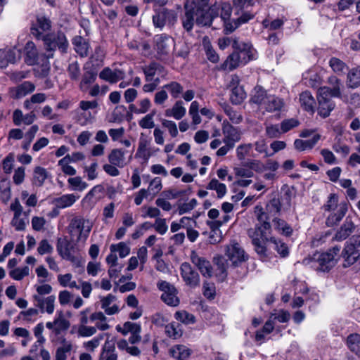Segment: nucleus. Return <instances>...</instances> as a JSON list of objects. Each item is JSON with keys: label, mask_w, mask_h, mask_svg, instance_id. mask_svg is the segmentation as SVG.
<instances>
[{"label": "nucleus", "mask_w": 360, "mask_h": 360, "mask_svg": "<svg viewBox=\"0 0 360 360\" xmlns=\"http://www.w3.org/2000/svg\"><path fill=\"white\" fill-rule=\"evenodd\" d=\"M84 72L82 75L79 87L82 92L89 90V86L96 79L97 72L91 68L84 67Z\"/></svg>", "instance_id": "4be33fe9"}, {"label": "nucleus", "mask_w": 360, "mask_h": 360, "mask_svg": "<svg viewBox=\"0 0 360 360\" xmlns=\"http://www.w3.org/2000/svg\"><path fill=\"white\" fill-rule=\"evenodd\" d=\"M162 69L163 67L155 62L151 63L148 66L143 67V71L146 77V80L147 82H151L156 72H161Z\"/></svg>", "instance_id": "8fccbe9b"}, {"label": "nucleus", "mask_w": 360, "mask_h": 360, "mask_svg": "<svg viewBox=\"0 0 360 360\" xmlns=\"http://www.w3.org/2000/svg\"><path fill=\"white\" fill-rule=\"evenodd\" d=\"M165 333L169 338H179L183 334L181 325L177 322H172L165 326Z\"/></svg>", "instance_id": "09e8293b"}, {"label": "nucleus", "mask_w": 360, "mask_h": 360, "mask_svg": "<svg viewBox=\"0 0 360 360\" xmlns=\"http://www.w3.org/2000/svg\"><path fill=\"white\" fill-rule=\"evenodd\" d=\"M269 95L262 86H256L252 91L250 102L263 107Z\"/></svg>", "instance_id": "bb28decb"}, {"label": "nucleus", "mask_w": 360, "mask_h": 360, "mask_svg": "<svg viewBox=\"0 0 360 360\" xmlns=\"http://www.w3.org/2000/svg\"><path fill=\"white\" fill-rule=\"evenodd\" d=\"M190 258L203 276L210 278L212 276V267L207 259L199 256L195 251L191 252Z\"/></svg>", "instance_id": "2eb2a0df"}, {"label": "nucleus", "mask_w": 360, "mask_h": 360, "mask_svg": "<svg viewBox=\"0 0 360 360\" xmlns=\"http://www.w3.org/2000/svg\"><path fill=\"white\" fill-rule=\"evenodd\" d=\"M91 228L92 224L89 220L82 217H75L68 226V232L72 237L77 236V240L79 241L82 238H87Z\"/></svg>", "instance_id": "39448f33"}, {"label": "nucleus", "mask_w": 360, "mask_h": 360, "mask_svg": "<svg viewBox=\"0 0 360 360\" xmlns=\"http://www.w3.org/2000/svg\"><path fill=\"white\" fill-rule=\"evenodd\" d=\"M153 22L155 27L162 30L166 24L165 15L163 8L155 12L153 16Z\"/></svg>", "instance_id": "4d7b16f0"}, {"label": "nucleus", "mask_w": 360, "mask_h": 360, "mask_svg": "<svg viewBox=\"0 0 360 360\" xmlns=\"http://www.w3.org/2000/svg\"><path fill=\"white\" fill-rule=\"evenodd\" d=\"M185 13L181 18L184 28L190 32L192 30L194 23L198 26H210L214 18L218 16L220 11V17L224 21L226 30H229L226 25H234L228 22L230 20L232 8L230 4L224 3L220 7L212 6L209 7V0H187L184 4Z\"/></svg>", "instance_id": "f257e3e1"}, {"label": "nucleus", "mask_w": 360, "mask_h": 360, "mask_svg": "<svg viewBox=\"0 0 360 360\" xmlns=\"http://www.w3.org/2000/svg\"><path fill=\"white\" fill-rule=\"evenodd\" d=\"M124 74L122 71L115 70L112 71L109 68H104L99 74L101 79L108 81L110 83H116L124 78Z\"/></svg>", "instance_id": "393cba45"}, {"label": "nucleus", "mask_w": 360, "mask_h": 360, "mask_svg": "<svg viewBox=\"0 0 360 360\" xmlns=\"http://www.w3.org/2000/svg\"><path fill=\"white\" fill-rule=\"evenodd\" d=\"M283 106V101L274 95H269L266 101L263 108L268 112H272L279 111Z\"/></svg>", "instance_id": "72a5a7b5"}, {"label": "nucleus", "mask_w": 360, "mask_h": 360, "mask_svg": "<svg viewBox=\"0 0 360 360\" xmlns=\"http://www.w3.org/2000/svg\"><path fill=\"white\" fill-rule=\"evenodd\" d=\"M226 255L233 265L245 260L244 250L237 243H233L227 247Z\"/></svg>", "instance_id": "a211bd4d"}, {"label": "nucleus", "mask_w": 360, "mask_h": 360, "mask_svg": "<svg viewBox=\"0 0 360 360\" xmlns=\"http://www.w3.org/2000/svg\"><path fill=\"white\" fill-rule=\"evenodd\" d=\"M162 89L167 90L174 98H179L184 91L183 86L180 83L174 81L165 84Z\"/></svg>", "instance_id": "3c124183"}, {"label": "nucleus", "mask_w": 360, "mask_h": 360, "mask_svg": "<svg viewBox=\"0 0 360 360\" xmlns=\"http://www.w3.org/2000/svg\"><path fill=\"white\" fill-rule=\"evenodd\" d=\"M69 77L72 80H78L80 75L79 65L77 62H73L69 64L68 68Z\"/></svg>", "instance_id": "774afa93"}, {"label": "nucleus", "mask_w": 360, "mask_h": 360, "mask_svg": "<svg viewBox=\"0 0 360 360\" xmlns=\"http://www.w3.org/2000/svg\"><path fill=\"white\" fill-rule=\"evenodd\" d=\"M181 275L187 285L195 288L200 285V276L195 271L191 264L188 262H184L181 265Z\"/></svg>", "instance_id": "f8f14e48"}, {"label": "nucleus", "mask_w": 360, "mask_h": 360, "mask_svg": "<svg viewBox=\"0 0 360 360\" xmlns=\"http://www.w3.org/2000/svg\"><path fill=\"white\" fill-rule=\"evenodd\" d=\"M117 357L115 345L106 341L103 347L99 360H117Z\"/></svg>", "instance_id": "c9c22d12"}, {"label": "nucleus", "mask_w": 360, "mask_h": 360, "mask_svg": "<svg viewBox=\"0 0 360 360\" xmlns=\"http://www.w3.org/2000/svg\"><path fill=\"white\" fill-rule=\"evenodd\" d=\"M16 61V51L11 48L0 49V68H6L9 63Z\"/></svg>", "instance_id": "c85d7f7f"}, {"label": "nucleus", "mask_w": 360, "mask_h": 360, "mask_svg": "<svg viewBox=\"0 0 360 360\" xmlns=\"http://www.w3.org/2000/svg\"><path fill=\"white\" fill-rule=\"evenodd\" d=\"M347 212V205L346 203H341L335 213L330 214L326 219V225L332 227L337 225L344 217Z\"/></svg>", "instance_id": "b1692460"}, {"label": "nucleus", "mask_w": 360, "mask_h": 360, "mask_svg": "<svg viewBox=\"0 0 360 360\" xmlns=\"http://www.w3.org/2000/svg\"><path fill=\"white\" fill-rule=\"evenodd\" d=\"M51 29V21L49 18L44 16H38L37 22L31 27V34L37 39H43L51 34L49 32Z\"/></svg>", "instance_id": "9d476101"}, {"label": "nucleus", "mask_w": 360, "mask_h": 360, "mask_svg": "<svg viewBox=\"0 0 360 360\" xmlns=\"http://www.w3.org/2000/svg\"><path fill=\"white\" fill-rule=\"evenodd\" d=\"M252 148V143L240 144L236 148L237 158L240 160H245Z\"/></svg>", "instance_id": "680f3d73"}, {"label": "nucleus", "mask_w": 360, "mask_h": 360, "mask_svg": "<svg viewBox=\"0 0 360 360\" xmlns=\"http://www.w3.org/2000/svg\"><path fill=\"white\" fill-rule=\"evenodd\" d=\"M253 4L252 0H233V8L236 15H239V17L233 20L234 25H230V27H229V25H226L230 32L234 31L241 24L245 23L253 18L255 15L249 9Z\"/></svg>", "instance_id": "7ed1b4c3"}, {"label": "nucleus", "mask_w": 360, "mask_h": 360, "mask_svg": "<svg viewBox=\"0 0 360 360\" xmlns=\"http://www.w3.org/2000/svg\"><path fill=\"white\" fill-rule=\"evenodd\" d=\"M271 232L262 230L259 227L255 226V228L248 229V233L252 239V243L255 246V250L258 254L264 255L266 252L265 243L269 242L268 238Z\"/></svg>", "instance_id": "0eeeda50"}, {"label": "nucleus", "mask_w": 360, "mask_h": 360, "mask_svg": "<svg viewBox=\"0 0 360 360\" xmlns=\"http://www.w3.org/2000/svg\"><path fill=\"white\" fill-rule=\"evenodd\" d=\"M25 62L28 65H35L39 59V53L36 45L32 41L26 43L24 48Z\"/></svg>", "instance_id": "aec40b11"}, {"label": "nucleus", "mask_w": 360, "mask_h": 360, "mask_svg": "<svg viewBox=\"0 0 360 360\" xmlns=\"http://www.w3.org/2000/svg\"><path fill=\"white\" fill-rule=\"evenodd\" d=\"M173 49L174 56L176 57L185 59L189 53V49L185 43H179L177 46H174Z\"/></svg>", "instance_id": "69168bd1"}, {"label": "nucleus", "mask_w": 360, "mask_h": 360, "mask_svg": "<svg viewBox=\"0 0 360 360\" xmlns=\"http://www.w3.org/2000/svg\"><path fill=\"white\" fill-rule=\"evenodd\" d=\"M49 176V174L45 168L40 166L36 167L33 172L32 184L37 187H41Z\"/></svg>", "instance_id": "e433bc0d"}, {"label": "nucleus", "mask_w": 360, "mask_h": 360, "mask_svg": "<svg viewBox=\"0 0 360 360\" xmlns=\"http://www.w3.org/2000/svg\"><path fill=\"white\" fill-rule=\"evenodd\" d=\"M269 243L272 245V248L275 250L282 257H285L288 255V248L286 244L281 240H278L275 237H271Z\"/></svg>", "instance_id": "a18cd8bd"}, {"label": "nucleus", "mask_w": 360, "mask_h": 360, "mask_svg": "<svg viewBox=\"0 0 360 360\" xmlns=\"http://www.w3.org/2000/svg\"><path fill=\"white\" fill-rule=\"evenodd\" d=\"M111 252H118L120 257L123 258L127 257L130 252V248L124 242H120L118 244H112L110 247Z\"/></svg>", "instance_id": "864d4df0"}, {"label": "nucleus", "mask_w": 360, "mask_h": 360, "mask_svg": "<svg viewBox=\"0 0 360 360\" xmlns=\"http://www.w3.org/2000/svg\"><path fill=\"white\" fill-rule=\"evenodd\" d=\"M215 264L217 266V270L219 271V274L222 278L226 276L227 261L223 257H217L214 258Z\"/></svg>", "instance_id": "bf43d9fd"}, {"label": "nucleus", "mask_w": 360, "mask_h": 360, "mask_svg": "<svg viewBox=\"0 0 360 360\" xmlns=\"http://www.w3.org/2000/svg\"><path fill=\"white\" fill-rule=\"evenodd\" d=\"M70 322L67 320L62 311H57L56 316L53 322L49 321L46 323V327L51 330L56 335H58L62 332L67 330L70 327Z\"/></svg>", "instance_id": "ddd939ff"}, {"label": "nucleus", "mask_w": 360, "mask_h": 360, "mask_svg": "<svg viewBox=\"0 0 360 360\" xmlns=\"http://www.w3.org/2000/svg\"><path fill=\"white\" fill-rule=\"evenodd\" d=\"M69 184L72 186L73 190L83 191L88 184L82 180L80 176L69 178L68 180Z\"/></svg>", "instance_id": "e2e57ef3"}, {"label": "nucleus", "mask_w": 360, "mask_h": 360, "mask_svg": "<svg viewBox=\"0 0 360 360\" xmlns=\"http://www.w3.org/2000/svg\"><path fill=\"white\" fill-rule=\"evenodd\" d=\"M155 49L160 60H165L169 55L171 50L174 47V39L166 34H157L154 37Z\"/></svg>", "instance_id": "423d86ee"}, {"label": "nucleus", "mask_w": 360, "mask_h": 360, "mask_svg": "<svg viewBox=\"0 0 360 360\" xmlns=\"http://www.w3.org/2000/svg\"><path fill=\"white\" fill-rule=\"evenodd\" d=\"M256 209L258 210L257 218L259 221V223L256 226L259 227V229H262V230L271 232V226L269 222L268 214L263 211L262 207L259 208L258 207H257Z\"/></svg>", "instance_id": "37998d69"}, {"label": "nucleus", "mask_w": 360, "mask_h": 360, "mask_svg": "<svg viewBox=\"0 0 360 360\" xmlns=\"http://www.w3.org/2000/svg\"><path fill=\"white\" fill-rule=\"evenodd\" d=\"M300 124V122L295 118L287 119L282 121L281 123V129L282 132L286 133L292 129L297 127Z\"/></svg>", "instance_id": "338daca9"}, {"label": "nucleus", "mask_w": 360, "mask_h": 360, "mask_svg": "<svg viewBox=\"0 0 360 360\" xmlns=\"http://www.w3.org/2000/svg\"><path fill=\"white\" fill-rule=\"evenodd\" d=\"M35 90V85L31 82H24L13 90L12 97L15 99L22 98L33 92Z\"/></svg>", "instance_id": "a878e982"}, {"label": "nucleus", "mask_w": 360, "mask_h": 360, "mask_svg": "<svg viewBox=\"0 0 360 360\" xmlns=\"http://www.w3.org/2000/svg\"><path fill=\"white\" fill-rule=\"evenodd\" d=\"M33 298L37 302L35 305L39 307L42 312L46 311V312L49 314L53 313L55 309L56 296L50 295L45 299H43L39 295H33Z\"/></svg>", "instance_id": "6ab92c4d"}, {"label": "nucleus", "mask_w": 360, "mask_h": 360, "mask_svg": "<svg viewBox=\"0 0 360 360\" xmlns=\"http://www.w3.org/2000/svg\"><path fill=\"white\" fill-rule=\"evenodd\" d=\"M239 41L238 39L235 37H224L219 39V46L221 49L224 50L226 47L231 46L234 49L235 48H238V43Z\"/></svg>", "instance_id": "052dcab7"}, {"label": "nucleus", "mask_w": 360, "mask_h": 360, "mask_svg": "<svg viewBox=\"0 0 360 360\" xmlns=\"http://www.w3.org/2000/svg\"><path fill=\"white\" fill-rule=\"evenodd\" d=\"M340 251V247L336 245L326 252H316L311 257L304 259L303 263L310 265L317 271L328 272L336 265L338 262L336 257Z\"/></svg>", "instance_id": "f03ea898"}, {"label": "nucleus", "mask_w": 360, "mask_h": 360, "mask_svg": "<svg viewBox=\"0 0 360 360\" xmlns=\"http://www.w3.org/2000/svg\"><path fill=\"white\" fill-rule=\"evenodd\" d=\"M321 136L319 134H314L311 139L302 140L296 139L294 142V146L296 150L303 151L307 149H311L320 140Z\"/></svg>", "instance_id": "2f4dec72"}, {"label": "nucleus", "mask_w": 360, "mask_h": 360, "mask_svg": "<svg viewBox=\"0 0 360 360\" xmlns=\"http://www.w3.org/2000/svg\"><path fill=\"white\" fill-rule=\"evenodd\" d=\"M347 85L355 89L360 86V68H352L347 74Z\"/></svg>", "instance_id": "de8ad7c7"}, {"label": "nucleus", "mask_w": 360, "mask_h": 360, "mask_svg": "<svg viewBox=\"0 0 360 360\" xmlns=\"http://www.w3.org/2000/svg\"><path fill=\"white\" fill-rule=\"evenodd\" d=\"M44 48L46 51V57L51 58L53 57V52L58 48L62 53L67 51L68 42L64 33L58 32L46 35L42 39Z\"/></svg>", "instance_id": "20e7f679"}, {"label": "nucleus", "mask_w": 360, "mask_h": 360, "mask_svg": "<svg viewBox=\"0 0 360 360\" xmlns=\"http://www.w3.org/2000/svg\"><path fill=\"white\" fill-rule=\"evenodd\" d=\"M174 316L176 320L185 324L193 323L195 321V316L186 311H177Z\"/></svg>", "instance_id": "6e6d98bb"}, {"label": "nucleus", "mask_w": 360, "mask_h": 360, "mask_svg": "<svg viewBox=\"0 0 360 360\" xmlns=\"http://www.w3.org/2000/svg\"><path fill=\"white\" fill-rule=\"evenodd\" d=\"M62 345L58 347L56 351L55 360H66L68 354L72 349V345L70 342L67 341L65 338L61 340Z\"/></svg>", "instance_id": "58836bf2"}, {"label": "nucleus", "mask_w": 360, "mask_h": 360, "mask_svg": "<svg viewBox=\"0 0 360 360\" xmlns=\"http://www.w3.org/2000/svg\"><path fill=\"white\" fill-rule=\"evenodd\" d=\"M108 161L110 164L122 168L127 165L125 151L120 148L112 149L108 155Z\"/></svg>", "instance_id": "5701e85b"}, {"label": "nucleus", "mask_w": 360, "mask_h": 360, "mask_svg": "<svg viewBox=\"0 0 360 360\" xmlns=\"http://www.w3.org/2000/svg\"><path fill=\"white\" fill-rule=\"evenodd\" d=\"M302 107L308 112H314L315 100L309 91H304L300 96Z\"/></svg>", "instance_id": "4c0bfd02"}, {"label": "nucleus", "mask_w": 360, "mask_h": 360, "mask_svg": "<svg viewBox=\"0 0 360 360\" xmlns=\"http://www.w3.org/2000/svg\"><path fill=\"white\" fill-rule=\"evenodd\" d=\"M222 133L224 134L222 142L232 144L233 146H235V143L241 138L240 131L227 121L223 122Z\"/></svg>", "instance_id": "dca6fc26"}, {"label": "nucleus", "mask_w": 360, "mask_h": 360, "mask_svg": "<svg viewBox=\"0 0 360 360\" xmlns=\"http://www.w3.org/2000/svg\"><path fill=\"white\" fill-rule=\"evenodd\" d=\"M274 229L281 234L290 236L292 233V227L283 219L275 217L273 220Z\"/></svg>", "instance_id": "a19ab883"}, {"label": "nucleus", "mask_w": 360, "mask_h": 360, "mask_svg": "<svg viewBox=\"0 0 360 360\" xmlns=\"http://www.w3.org/2000/svg\"><path fill=\"white\" fill-rule=\"evenodd\" d=\"M234 50L240 56V60L243 65L246 64L254 57L255 50L250 44L239 41L238 43V48H235Z\"/></svg>", "instance_id": "412c9836"}, {"label": "nucleus", "mask_w": 360, "mask_h": 360, "mask_svg": "<svg viewBox=\"0 0 360 360\" xmlns=\"http://www.w3.org/2000/svg\"><path fill=\"white\" fill-rule=\"evenodd\" d=\"M56 248L58 254L62 257V258L70 261L77 267L82 266L83 262L72 254L71 251L73 249V245L66 238H58L57 240Z\"/></svg>", "instance_id": "6e6552de"}, {"label": "nucleus", "mask_w": 360, "mask_h": 360, "mask_svg": "<svg viewBox=\"0 0 360 360\" xmlns=\"http://www.w3.org/2000/svg\"><path fill=\"white\" fill-rule=\"evenodd\" d=\"M345 344L350 352L360 356V334H349L346 338Z\"/></svg>", "instance_id": "473e14b6"}, {"label": "nucleus", "mask_w": 360, "mask_h": 360, "mask_svg": "<svg viewBox=\"0 0 360 360\" xmlns=\"http://www.w3.org/2000/svg\"><path fill=\"white\" fill-rule=\"evenodd\" d=\"M75 194H65L53 200L52 203L56 208L64 209L72 206L77 200Z\"/></svg>", "instance_id": "cd10ccee"}, {"label": "nucleus", "mask_w": 360, "mask_h": 360, "mask_svg": "<svg viewBox=\"0 0 360 360\" xmlns=\"http://www.w3.org/2000/svg\"><path fill=\"white\" fill-rule=\"evenodd\" d=\"M317 100L319 102V114L323 117H327L335 108V102L332 100L330 95L327 94H323L320 90L318 91Z\"/></svg>", "instance_id": "4468645a"}, {"label": "nucleus", "mask_w": 360, "mask_h": 360, "mask_svg": "<svg viewBox=\"0 0 360 360\" xmlns=\"http://www.w3.org/2000/svg\"><path fill=\"white\" fill-rule=\"evenodd\" d=\"M75 51L82 57L88 55L89 44L82 37H75L72 40Z\"/></svg>", "instance_id": "79ce46f5"}, {"label": "nucleus", "mask_w": 360, "mask_h": 360, "mask_svg": "<svg viewBox=\"0 0 360 360\" xmlns=\"http://www.w3.org/2000/svg\"><path fill=\"white\" fill-rule=\"evenodd\" d=\"M357 249L351 245H345L342 256L348 265H352L358 261Z\"/></svg>", "instance_id": "f704fd0d"}, {"label": "nucleus", "mask_w": 360, "mask_h": 360, "mask_svg": "<svg viewBox=\"0 0 360 360\" xmlns=\"http://www.w3.org/2000/svg\"><path fill=\"white\" fill-rule=\"evenodd\" d=\"M328 86H322L319 90L322 91V94H327L330 97L342 98V90L344 87L342 81L335 75H330L327 79Z\"/></svg>", "instance_id": "9b49d317"}, {"label": "nucleus", "mask_w": 360, "mask_h": 360, "mask_svg": "<svg viewBox=\"0 0 360 360\" xmlns=\"http://www.w3.org/2000/svg\"><path fill=\"white\" fill-rule=\"evenodd\" d=\"M246 97V93L242 86L237 85L231 89L230 99L232 103L240 104Z\"/></svg>", "instance_id": "49530a36"}, {"label": "nucleus", "mask_w": 360, "mask_h": 360, "mask_svg": "<svg viewBox=\"0 0 360 360\" xmlns=\"http://www.w3.org/2000/svg\"><path fill=\"white\" fill-rule=\"evenodd\" d=\"M128 333H141L140 325L129 321L125 322L122 327V333L126 335Z\"/></svg>", "instance_id": "0e129e2a"}, {"label": "nucleus", "mask_w": 360, "mask_h": 360, "mask_svg": "<svg viewBox=\"0 0 360 360\" xmlns=\"http://www.w3.org/2000/svg\"><path fill=\"white\" fill-rule=\"evenodd\" d=\"M158 287L163 292L161 299L165 304L172 307H176L179 304V299L176 296L177 291L173 285L162 281L158 283Z\"/></svg>", "instance_id": "1a4fd4ad"}, {"label": "nucleus", "mask_w": 360, "mask_h": 360, "mask_svg": "<svg viewBox=\"0 0 360 360\" xmlns=\"http://www.w3.org/2000/svg\"><path fill=\"white\" fill-rule=\"evenodd\" d=\"M186 109L184 106L182 101H177L172 108L167 109L165 110V115L167 117H173L174 119L179 120L185 116Z\"/></svg>", "instance_id": "7c9ffc66"}, {"label": "nucleus", "mask_w": 360, "mask_h": 360, "mask_svg": "<svg viewBox=\"0 0 360 360\" xmlns=\"http://www.w3.org/2000/svg\"><path fill=\"white\" fill-rule=\"evenodd\" d=\"M169 353L176 360H186L190 356L191 351L185 345H176L169 349Z\"/></svg>", "instance_id": "c756f323"}, {"label": "nucleus", "mask_w": 360, "mask_h": 360, "mask_svg": "<svg viewBox=\"0 0 360 360\" xmlns=\"http://www.w3.org/2000/svg\"><path fill=\"white\" fill-rule=\"evenodd\" d=\"M240 65H243V63H242L240 56L235 51L227 57L226 60L222 65V68L231 71L237 68Z\"/></svg>", "instance_id": "ea45409f"}, {"label": "nucleus", "mask_w": 360, "mask_h": 360, "mask_svg": "<svg viewBox=\"0 0 360 360\" xmlns=\"http://www.w3.org/2000/svg\"><path fill=\"white\" fill-rule=\"evenodd\" d=\"M155 115V111L153 110L151 112L147 114L143 118L139 121V125L142 129H152L155 127V122L153 117Z\"/></svg>", "instance_id": "5fc2aeb1"}, {"label": "nucleus", "mask_w": 360, "mask_h": 360, "mask_svg": "<svg viewBox=\"0 0 360 360\" xmlns=\"http://www.w3.org/2000/svg\"><path fill=\"white\" fill-rule=\"evenodd\" d=\"M328 64L332 70L338 75H343L348 69L347 64L336 57H332Z\"/></svg>", "instance_id": "c03bdc74"}, {"label": "nucleus", "mask_w": 360, "mask_h": 360, "mask_svg": "<svg viewBox=\"0 0 360 360\" xmlns=\"http://www.w3.org/2000/svg\"><path fill=\"white\" fill-rule=\"evenodd\" d=\"M29 267L26 266H24L23 268H16L11 270L9 272V275L12 278L16 281H20L25 276L29 275Z\"/></svg>", "instance_id": "13d9d810"}, {"label": "nucleus", "mask_w": 360, "mask_h": 360, "mask_svg": "<svg viewBox=\"0 0 360 360\" xmlns=\"http://www.w3.org/2000/svg\"><path fill=\"white\" fill-rule=\"evenodd\" d=\"M355 230V225L351 218L347 217L337 231L332 240L335 241H343L346 240Z\"/></svg>", "instance_id": "f3484780"}, {"label": "nucleus", "mask_w": 360, "mask_h": 360, "mask_svg": "<svg viewBox=\"0 0 360 360\" xmlns=\"http://www.w3.org/2000/svg\"><path fill=\"white\" fill-rule=\"evenodd\" d=\"M207 189L214 190L217 193V197L221 198L226 193V185L220 183L217 179H212L207 186Z\"/></svg>", "instance_id": "603ef678"}]
</instances>
